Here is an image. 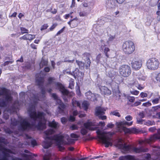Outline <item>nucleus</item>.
Wrapping results in <instances>:
<instances>
[{
    "instance_id": "nucleus-34",
    "label": "nucleus",
    "mask_w": 160,
    "mask_h": 160,
    "mask_svg": "<svg viewBox=\"0 0 160 160\" xmlns=\"http://www.w3.org/2000/svg\"><path fill=\"white\" fill-rule=\"evenodd\" d=\"M48 26L47 24L45 23L41 26L40 30L41 31H43L45 30L48 27Z\"/></svg>"
},
{
    "instance_id": "nucleus-27",
    "label": "nucleus",
    "mask_w": 160,
    "mask_h": 160,
    "mask_svg": "<svg viewBox=\"0 0 160 160\" xmlns=\"http://www.w3.org/2000/svg\"><path fill=\"white\" fill-rule=\"evenodd\" d=\"M88 103L86 101H84L82 103V107L85 110H87L88 108Z\"/></svg>"
},
{
    "instance_id": "nucleus-36",
    "label": "nucleus",
    "mask_w": 160,
    "mask_h": 160,
    "mask_svg": "<svg viewBox=\"0 0 160 160\" xmlns=\"http://www.w3.org/2000/svg\"><path fill=\"white\" fill-rule=\"evenodd\" d=\"M13 62V60L9 61H7L5 62L4 63H3L2 64V65L5 66H6L8 65L9 64H11Z\"/></svg>"
},
{
    "instance_id": "nucleus-59",
    "label": "nucleus",
    "mask_w": 160,
    "mask_h": 160,
    "mask_svg": "<svg viewBox=\"0 0 160 160\" xmlns=\"http://www.w3.org/2000/svg\"><path fill=\"white\" fill-rule=\"evenodd\" d=\"M139 115L141 118H143L145 116V114L142 112L139 113Z\"/></svg>"
},
{
    "instance_id": "nucleus-3",
    "label": "nucleus",
    "mask_w": 160,
    "mask_h": 160,
    "mask_svg": "<svg viewBox=\"0 0 160 160\" xmlns=\"http://www.w3.org/2000/svg\"><path fill=\"white\" fill-rule=\"evenodd\" d=\"M115 146L120 149L122 152L123 153H128L131 152V151L137 153L145 152L141 148H138L126 145L121 139H119L118 140L117 142L115 144Z\"/></svg>"
},
{
    "instance_id": "nucleus-53",
    "label": "nucleus",
    "mask_w": 160,
    "mask_h": 160,
    "mask_svg": "<svg viewBox=\"0 0 160 160\" xmlns=\"http://www.w3.org/2000/svg\"><path fill=\"white\" fill-rule=\"evenodd\" d=\"M75 0H72V4L70 6V8H73L75 7Z\"/></svg>"
},
{
    "instance_id": "nucleus-17",
    "label": "nucleus",
    "mask_w": 160,
    "mask_h": 160,
    "mask_svg": "<svg viewBox=\"0 0 160 160\" xmlns=\"http://www.w3.org/2000/svg\"><path fill=\"white\" fill-rule=\"evenodd\" d=\"M73 74L75 78H81L83 76V74L82 72H79L77 69H76L73 72Z\"/></svg>"
},
{
    "instance_id": "nucleus-15",
    "label": "nucleus",
    "mask_w": 160,
    "mask_h": 160,
    "mask_svg": "<svg viewBox=\"0 0 160 160\" xmlns=\"http://www.w3.org/2000/svg\"><path fill=\"white\" fill-rule=\"evenodd\" d=\"M106 111L105 108L100 106L97 107L95 109V114L98 116L102 115L104 114Z\"/></svg>"
},
{
    "instance_id": "nucleus-31",
    "label": "nucleus",
    "mask_w": 160,
    "mask_h": 160,
    "mask_svg": "<svg viewBox=\"0 0 160 160\" xmlns=\"http://www.w3.org/2000/svg\"><path fill=\"white\" fill-rule=\"evenodd\" d=\"M79 15L80 17H86L88 15V13L86 11H82L79 12Z\"/></svg>"
},
{
    "instance_id": "nucleus-2",
    "label": "nucleus",
    "mask_w": 160,
    "mask_h": 160,
    "mask_svg": "<svg viewBox=\"0 0 160 160\" xmlns=\"http://www.w3.org/2000/svg\"><path fill=\"white\" fill-rule=\"evenodd\" d=\"M54 132V131L52 129L47 130L44 132V137L45 141L42 143V146L44 148H48L50 147L53 140L58 145L67 144L70 142L69 137L67 135L64 136L56 135L52 137V135Z\"/></svg>"
},
{
    "instance_id": "nucleus-56",
    "label": "nucleus",
    "mask_w": 160,
    "mask_h": 160,
    "mask_svg": "<svg viewBox=\"0 0 160 160\" xmlns=\"http://www.w3.org/2000/svg\"><path fill=\"white\" fill-rule=\"evenodd\" d=\"M156 130V128L155 127H151L149 128V131L150 132H153Z\"/></svg>"
},
{
    "instance_id": "nucleus-49",
    "label": "nucleus",
    "mask_w": 160,
    "mask_h": 160,
    "mask_svg": "<svg viewBox=\"0 0 160 160\" xmlns=\"http://www.w3.org/2000/svg\"><path fill=\"white\" fill-rule=\"evenodd\" d=\"M116 95V96L117 97H118V99H120V97H121V94L119 90H118Z\"/></svg>"
},
{
    "instance_id": "nucleus-6",
    "label": "nucleus",
    "mask_w": 160,
    "mask_h": 160,
    "mask_svg": "<svg viewBox=\"0 0 160 160\" xmlns=\"http://www.w3.org/2000/svg\"><path fill=\"white\" fill-rule=\"evenodd\" d=\"M135 49V46L134 43L130 41L125 42L122 45V50L123 52L127 54L132 53Z\"/></svg>"
},
{
    "instance_id": "nucleus-16",
    "label": "nucleus",
    "mask_w": 160,
    "mask_h": 160,
    "mask_svg": "<svg viewBox=\"0 0 160 160\" xmlns=\"http://www.w3.org/2000/svg\"><path fill=\"white\" fill-rule=\"evenodd\" d=\"M85 94L88 99L93 101H95L96 100V98L98 96V95H96L90 92H86Z\"/></svg>"
},
{
    "instance_id": "nucleus-47",
    "label": "nucleus",
    "mask_w": 160,
    "mask_h": 160,
    "mask_svg": "<svg viewBox=\"0 0 160 160\" xmlns=\"http://www.w3.org/2000/svg\"><path fill=\"white\" fill-rule=\"evenodd\" d=\"M21 32L22 33H25L28 32V31L27 29L23 28H21Z\"/></svg>"
},
{
    "instance_id": "nucleus-39",
    "label": "nucleus",
    "mask_w": 160,
    "mask_h": 160,
    "mask_svg": "<svg viewBox=\"0 0 160 160\" xmlns=\"http://www.w3.org/2000/svg\"><path fill=\"white\" fill-rule=\"evenodd\" d=\"M76 62L79 67H81V68L83 67L84 64L82 62L77 60Z\"/></svg>"
},
{
    "instance_id": "nucleus-57",
    "label": "nucleus",
    "mask_w": 160,
    "mask_h": 160,
    "mask_svg": "<svg viewBox=\"0 0 160 160\" xmlns=\"http://www.w3.org/2000/svg\"><path fill=\"white\" fill-rule=\"evenodd\" d=\"M99 118L101 119L102 120H105L107 118V117L106 116H102L100 115V116H98Z\"/></svg>"
},
{
    "instance_id": "nucleus-43",
    "label": "nucleus",
    "mask_w": 160,
    "mask_h": 160,
    "mask_svg": "<svg viewBox=\"0 0 160 160\" xmlns=\"http://www.w3.org/2000/svg\"><path fill=\"white\" fill-rule=\"evenodd\" d=\"M151 105L152 104L151 103H150L149 102H147L143 103L142 104V105L145 107H148L151 106Z\"/></svg>"
},
{
    "instance_id": "nucleus-63",
    "label": "nucleus",
    "mask_w": 160,
    "mask_h": 160,
    "mask_svg": "<svg viewBox=\"0 0 160 160\" xmlns=\"http://www.w3.org/2000/svg\"><path fill=\"white\" fill-rule=\"evenodd\" d=\"M109 49L108 48H105L104 49V52L105 53L106 55L107 56V52L109 51Z\"/></svg>"
},
{
    "instance_id": "nucleus-18",
    "label": "nucleus",
    "mask_w": 160,
    "mask_h": 160,
    "mask_svg": "<svg viewBox=\"0 0 160 160\" xmlns=\"http://www.w3.org/2000/svg\"><path fill=\"white\" fill-rule=\"evenodd\" d=\"M100 89L101 92L104 94L109 95L111 93V91L106 87L102 86Z\"/></svg>"
},
{
    "instance_id": "nucleus-7",
    "label": "nucleus",
    "mask_w": 160,
    "mask_h": 160,
    "mask_svg": "<svg viewBox=\"0 0 160 160\" xmlns=\"http://www.w3.org/2000/svg\"><path fill=\"white\" fill-rule=\"evenodd\" d=\"M160 62L158 60L155 58H151L148 59L147 62V68L150 70H155L159 68Z\"/></svg>"
},
{
    "instance_id": "nucleus-45",
    "label": "nucleus",
    "mask_w": 160,
    "mask_h": 160,
    "mask_svg": "<svg viewBox=\"0 0 160 160\" xmlns=\"http://www.w3.org/2000/svg\"><path fill=\"white\" fill-rule=\"evenodd\" d=\"M130 92L132 94L137 95L138 94L139 92L137 90L131 91Z\"/></svg>"
},
{
    "instance_id": "nucleus-64",
    "label": "nucleus",
    "mask_w": 160,
    "mask_h": 160,
    "mask_svg": "<svg viewBox=\"0 0 160 160\" xmlns=\"http://www.w3.org/2000/svg\"><path fill=\"white\" fill-rule=\"evenodd\" d=\"M117 2L119 4L122 3L125 1V0H116Z\"/></svg>"
},
{
    "instance_id": "nucleus-28",
    "label": "nucleus",
    "mask_w": 160,
    "mask_h": 160,
    "mask_svg": "<svg viewBox=\"0 0 160 160\" xmlns=\"http://www.w3.org/2000/svg\"><path fill=\"white\" fill-rule=\"evenodd\" d=\"M144 124L147 126L152 125L155 124V122L153 121L148 120L145 121Z\"/></svg>"
},
{
    "instance_id": "nucleus-22",
    "label": "nucleus",
    "mask_w": 160,
    "mask_h": 160,
    "mask_svg": "<svg viewBox=\"0 0 160 160\" xmlns=\"http://www.w3.org/2000/svg\"><path fill=\"white\" fill-rule=\"evenodd\" d=\"M57 85L60 89V91L63 94L68 95V91L64 88L62 85L60 83H57Z\"/></svg>"
},
{
    "instance_id": "nucleus-37",
    "label": "nucleus",
    "mask_w": 160,
    "mask_h": 160,
    "mask_svg": "<svg viewBox=\"0 0 160 160\" xmlns=\"http://www.w3.org/2000/svg\"><path fill=\"white\" fill-rule=\"evenodd\" d=\"M115 35H110L109 36V38L108 39V41H112L115 39Z\"/></svg>"
},
{
    "instance_id": "nucleus-20",
    "label": "nucleus",
    "mask_w": 160,
    "mask_h": 160,
    "mask_svg": "<svg viewBox=\"0 0 160 160\" xmlns=\"http://www.w3.org/2000/svg\"><path fill=\"white\" fill-rule=\"evenodd\" d=\"M119 159V160H136L134 156L130 155L120 157Z\"/></svg>"
},
{
    "instance_id": "nucleus-12",
    "label": "nucleus",
    "mask_w": 160,
    "mask_h": 160,
    "mask_svg": "<svg viewBox=\"0 0 160 160\" xmlns=\"http://www.w3.org/2000/svg\"><path fill=\"white\" fill-rule=\"evenodd\" d=\"M52 97L55 99L56 100L57 103L59 105L58 108L59 109V112L60 113H62L65 108L66 105L61 102V100L58 97L56 94H53Z\"/></svg>"
},
{
    "instance_id": "nucleus-52",
    "label": "nucleus",
    "mask_w": 160,
    "mask_h": 160,
    "mask_svg": "<svg viewBox=\"0 0 160 160\" xmlns=\"http://www.w3.org/2000/svg\"><path fill=\"white\" fill-rule=\"evenodd\" d=\"M67 120V119L65 118H61V121L63 124H64L66 122Z\"/></svg>"
},
{
    "instance_id": "nucleus-9",
    "label": "nucleus",
    "mask_w": 160,
    "mask_h": 160,
    "mask_svg": "<svg viewBox=\"0 0 160 160\" xmlns=\"http://www.w3.org/2000/svg\"><path fill=\"white\" fill-rule=\"evenodd\" d=\"M4 95L2 96L0 94V106L4 107L6 105L8 102L12 100L9 92L7 90H5Z\"/></svg>"
},
{
    "instance_id": "nucleus-41",
    "label": "nucleus",
    "mask_w": 160,
    "mask_h": 160,
    "mask_svg": "<svg viewBox=\"0 0 160 160\" xmlns=\"http://www.w3.org/2000/svg\"><path fill=\"white\" fill-rule=\"evenodd\" d=\"M83 6L85 8L89 7L90 6V2H84L82 3Z\"/></svg>"
},
{
    "instance_id": "nucleus-33",
    "label": "nucleus",
    "mask_w": 160,
    "mask_h": 160,
    "mask_svg": "<svg viewBox=\"0 0 160 160\" xmlns=\"http://www.w3.org/2000/svg\"><path fill=\"white\" fill-rule=\"evenodd\" d=\"M70 128L71 130H76L78 129V127L77 125L73 124L70 127Z\"/></svg>"
},
{
    "instance_id": "nucleus-55",
    "label": "nucleus",
    "mask_w": 160,
    "mask_h": 160,
    "mask_svg": "<svg viewBox=\"0 0 160 160\" xmlns=\"http://www.w3.org/2000/svg\"><path fill=\"white\" fill-rule=\"evenodd\" d=\"M114 124L112 123H109L108 124L107 126V127L109 128H112L114 127Z\"/></svg>"
},
{
    "instance_id": "nucleus-44",
    "label": "nucleus",
    "mask_w": 160,
    "mask_h": 160,
    "mask_svg": "<svg viewBox=\"0 0 160 160\" xmlns=\"http://www.w3.org/2000/svg\"><path fill=\"white\" fill-rule=\"evenodd\" d=\"M65 28V27H64L62 28L61 30H60L59 31H58L56 34V35L58 36L61 33L63 32L64 30V29Z\"/></svg>"
},
{
    "instance_id": "nucleus-50",
    "label": "nucleus",
    "mask_w": 160,
    "mask_h": 160,
    "mask_svg": "<svg viewBox=\"0 0 160 160\" xmlns=\"http://www.w3.org/2000/svg\"><path fill=\"white\" fill-rule=\"evenodd\" d=\"M125 119L128 121H130L132 119V118L130 116L128 115L125 117Z\"/></svg>"
},
{
    "instance_id": "nucleus-1",
    "label": "nucleus",
    "mask_w": 160,
    "mask_h": 160,
    "mask_svg": "<svg viewBox=\"0 0 160 160\" xmlns=\"http://www.w3.org/2000/svg\"><path fill=\"white\" fill-rule=\"evenodd\" d=\"M28 111L31 119L33 121L31 124L27 119H21L20 122L15 121V122H13L12 119V124L13 125L19 124L20 128L22 130L31 128L32 125L37 126L39 129H42L46 128L45 124L46 121L44 118L43 113L41 112L37 113L34 106L30 108Z\"/></svg>"
},
{
    "instance_id": "nucleus-24",
    "label": "nucleus",
    "mask_w": 160,
    "mask_h": 160,
    "mask_svg": "<svg viewBox=\"0 0 160 160\" xmlns=\"http://www.w3.org/2000/svg\"><path fill=\"white\" fill-rule=\"evenodd\" d=\"M137 82L136 81H133L132 82H130L129 84L135 85L137 88L140 90H141L143 88V87L140 86V85L138 84Z\"/></svg>"
},
{
    "instance_id": "nucleus-23",
    "label": "nucleus",
    "mask_w": 160,
    "mask_h": 160,
    "mask_svg": "<svg viewBox=\"0 0 160 160\" xmlns=\"http://www.w3.org/2000/svg\"><path fill=\"white\" fill-rule=\"evenodd\" d=\"M49 125L55 129L57 128L59 126L58 123L53 120L49 123Z\"/></svg>"
},
{
    "instance_id": "nucleus-26",
    "label": "nucleus",
    "mask_w": 160,
    "mask_h": 160,
    "mask_svg": "<svg viewBox=\"0 0 160 160\" xmlns=\"http://www.w3.org/2000/svg\"><path fill=\"white\" fill-rule=\"evenodd\" d=\"M137 78L140 80L145 81L146 78V77L142 75L141 73H138L136 75Z\"/></svg>"
},
{
    "instance_id": "nucleus-10",
    "label": "nucleus",
    "mask_w": 160,
    "mask_h": 160,
    "mask_svg": "<svg viewBox=\"0 0 160 160\" xmlns=\"http://www.w3.org/2000/svg\"><path fill=\"white\" fill-rule=\"evenodd\" d=\"M84 125L85 128H82L81 130V133L83 135H85L87 133V129L93 131L95 130L97 128L95 123L90 122L89 121H88L87 122L84 123Z\"/></svg>"
},
{
    "instance_id": "nucleus-5",
    "label": "nucleus",
    "mask_w": 160,
    "mask_h": 160,
    "mask_svg": "<svg viewBox=\"0 0 160 160\" xmlns=\"http://www.w3.org/2000/svg\"><path fill=\"white\" fill-rule=\"evenodd\" d=\"M4 142V139L0 138V160H15L10 155L12 153L11 150L6 148L2 143Z\"/></svg>"
},
{
    "instance_id": "nucleus-60",
    "label": "nucleus",
    "mask_w": 160,
    "mask_h": 160,
    "mask_svg": "<svg viewBox=\"0 0 160 160\" xmlns=\"http://www.w3.org/2000/svg\"><path fill=\"white\" fill-rule=\"evenodd\" d=\"M98 125L102 127H103L105 126V123L104 122H100L99 123Z\"/></svg>"
},
{
    "instance_id": "nucleus-51",
    "label": "nucleus",
    "mask_w": 160,
    "mask_h": 160,
    "mask_svg": "<svg viewBox=\"0 0 160 160\" xmlns=\"http://www.w3.org/2000/svg\"><path fill=\"white\" fill-rule=\"evenodd\" d=\"M156 79L157 81L160 82V72L157 75Z\"/></svg>"
},
{
    "instance_id": "nucleus-35",
    "label": "nucleus",
    "mask_w": 160,
    "mask_h": 160,
    "mask_svg": "<svg viewBox=\"0 0 160 160\" xmlns=\"http://www.w3.org/2000/svg\"><path fill=\"white\" fill-rule=\"evenodd\" d=\"M58 25L57 23H54L49 28L50 31H52Z\"/></svg>"
},
{
    "instance_id": "nucleus-14",
    "label": "nucleus",
    "mask_w": 160,
    "mask_h": 160,
    "mask_svg": "<svg viewBox=\"0 0 160 160\" xmlns=\"http://www.w3.org/2000/svg\"><path fill=\"white\" fill-rule=\"evenodd\" d=\"M90 56V54L88 53H85L83 55V58L86 60V65L85 67L87 69L89 67L90 65L91 61L89 59Z\"/></svg>"
},
{
    "instance_id": "nucleus-54",
    "label": "nucleus",
    "mask_w": 160,
    "mask_h": 160,
    "mask_svg": "<svg viewBox=\"0 0 160 160\" xmlns=\"http://www.w3.org/2000/svg\"><path fill=\"white\" fill-rule=\"evenodd\" d=\"M71 137L72 138H78V136L74 133H72L71 134Z\"/></svg>"
},
{
    "instance_id": "nucleus-11",
    "label": "nucleus",
    "mask_w": 160,
    "mask_h": 160,
    "mask_svg": "<svg viewBox=\"0 0 160 160\" xmlns=\"http://www.w3.org/2000/svg\"><path fill=\"white\" fill-rule=\"evenodd\" d=\"M133 123V121H131L130 122H128L126 121L123 122H120L117 123V125L118 127L119 128V130L121 132L123 131L125 133H128L131 132V129H129L124 126V125L128 126L131 125Z\"/></svg>"
},
{
    "instance_id": "nucleus-42",
    "label": "nucleus",
    "mask_w": 160,
    "mask_h": 160,
    "mask_svg": "<svg viewBox=\"0 0 160 160\" xmlns=\"http://www.w3.org/2000/svg\"><path fill=\"white\" fill-rule=\"evenodd\" d=\"M159 99V97L158 98H155L153 99V100H152V102L154 104H157L158 102Z\"/></svg>"
},
{
    "instance_id": "nucleus-40",
    "label": "nucleus",
    "mask_w": 160,
    "mask_h": 160,
    "mask_svg": "<svg viewBox=\"0 0 160 160\" xmlns=\"http://www.w3.org/2000/svg\"><path fill=\"white\" fill-rule=\"evenodd\" d=\"M145 122V121L144 120L142 119H137V122L138 124H142Z\"/></svg>"
},
{
    "instance_id": "nucleus-58",
    "label": "nucleus",
    "mask_w": 160,
    "mask_h": 160,
    "mask_svg": "<svg viewBox=\"0 0 160 160\" xmlns=\"http://www.w3.org/2000/svg\"><path fill=\"white\" fill-rule=\"evenodd\" d=\"M43 82V80L42 79L40 80V81L38 80H37V84L39 85H41L42 83Z\"/></svg>"
},
{
    "instance_id": "nucleus-8",
    "label": "nucleus",
    "mask_w": 160,
    "mask_h": 160,
    "mask_svg": "<svg viewBox=\"0 0 160 160\" xmlns=\"http://www.w3.org/2000/svg\"><path fill=\"white\" fill-rule=\"evenodd\" d=\"M118 71L120 75L124 77H128L131 72L130 67L127 65H123L120 67Z\"/></svg>"
},
{
    "instance_id": "nucleus-38",
    "label": "nucleus",
    "mask_w": 160,
    "mask_h": 160,
    "mask_svg": "<svg viewBox=\"0 0 160 160\" xmlns=\"http://www.w3.org/2000/svg\"><path fill=\"white\" fill-rule=\"evenodd\" d=\"M72 22V28H74L76 27L78 25V21H73V20Z\"/></svg>"
},
{
    "instance_id": "nucleus-46",
    "label": "nucleus",
    "mask_w": 160,
    "mask_h": 160,
    "mask_svg": "<svg viewBox=\"0 0 160 160\" xmlns=\"http://www.w3.org/2000/svg\"><path fill=\"white\" fill-rule=\"evenodd\" d=\"M74 83L73 82L71 81L70 82L69 88L71 89H73L74 88Z\"/></svg>"
},
{
    "instance_id": "nucleus-25",
    "label": "nucleus",
    "mask_w": 160,
    "mask_h": 160,
    "mask_svg": "<svg viewBox=\"0 0 160 160\" xmlns=\"http://www.w3.org/2000/svg\"><path fill=\"white\" fill-rule=\"evenodd\" d=\"M72 104L73 107L77 106L81 108L80 103L78 101H77L75 99H73L72 100Z\"/></svg>"
},
{
    "instance_id": "nucleus-62",
    "label": "nucleus",
    "mask_w": 160,
    "mask_h": 160,
    "mask_svg": "<svg viewBox=\"0 0 160 160\" xmlns=\"http://www.w3.org/2000/svg\"><path fill=\"white\" fill-rule=\"evenodd\" d=\"M135 100V98L134 97H131L129 98V101L130 102H133Z\"/></svg>"
},
{
    "instance_id": "nucleus-19",
    "label": "nucleus",
    "mask_w": 160,
    "mask_h": 160,
    "mask_svg": "<svg viewBox=\"0 0 160 160\" xmlns=\"http://www.w3.org/2000/svg\"><path fill=\"white\" fill-rule=\"evenodd\" d=\"M158 134H155L152 136H151L149 138V141L148 142H153L154 140L156 139H160V129L158 130Z\"/></svg>"
},
{
    "instance_id": "nucleus-48",
    "label": "nucleus",
    "mask_w": 160,
    "mask_h": 160,
    "mask_svg": "<svg viewBox=\"0 0 160 160\" xmlns=\"http://www.w3.org/2000/svg\"><path fill=\"white\" fill-rule=\"evenodd\" d=\"M140 95L141 96V97L142 98H143L144 97H146L148 95L146 93H144L143 92H142L140 94Z\"/></svg>"
},
{
    "instance_id": "nucleus-4",
    "label": "nucleus",
    "mask_w": 160,
    "mask_h": 160,
    "mask_svg": "<svg viewBox=\"0 0 160 160\" xmlns=\"http://www.w3.org/2000/svg\"><path fill=\"white\" fill-rule=\"evenodd\" d=\"M97 133L98 136L100 141L104 144L105 147H108L112 145V141L110 138L112 135L110 132H106L98 130Z\"/></svg>"
},
{
    "instance_id": "nucleus-61",
    "label": "nucleus",
    "mask_w": 160,
    "mask_h": 160,
    "mask_svg": "<svg viewBox=\"0 0 160 160\" xmlns=\"http://www.w3.org/2000/svg\"><path fill=\"white\" fill-rule=\"evenodd\" d=\"M75 118L74 117L70 116L69 118V120L72 122L74 121L75 120Z\"/></svg>"
},
{
    "instance_id": "nucleus-13",
    "label": "nucleus",
    "mask_w": 160,
    "mask_h": 160,
    "mask_svg": "<svg viewBox=\"0 0 160 160\" xmlns=\"http://www.w3.org/2000/svg\"><path fill=\"white\" fill-rule=\"evenodd\" d=\"M131 64L132 68L135 70H138L141 68L142 61L140 59L133 60L132 61Z\"/></svg>"
},
{
    "instance_id": "nucleus-21",
    "label": "nucleus",
    "mask_w": 160,
    "mask_h": 160,
    "mask_svg": "<svg viewBox=\"0 0 160 160\" xmlns=\"http://www.w3.org/2000/svg\"><path fill=\"white\" fill-rule=\"evenodd\" d=\"M35 37V35H31L30 34H27L24 35L22 37V38L24 40H31L34 39Z\"/></svg>"
},
{
    "instance_id": "nucleus-30",
    "label": "nucleus",
    "mask_w": 160,
    "mask_h": 160,
    "mask_svg": "<svg viewBox=\"0 0 160 160\" xmlns=\"http://www.w3.org/2000/svg\"><path fill=\"white\" fill-rule=\"evenodd\" d=\"M110 115H114L118 117L120 116L119 113L117 110L111 112L110 113Z\"/></svg>"
},
{
    "instance_id": "nucleus-32",
    "label": "nucleus",
    "mask_w": 160,
    "mask_h": 160,
    "mask_svg": "<svg viewBox=\"0 0 160 160\" xmlns=\"http://www.w3.org/2000/svg\"><path fill=\"white\" fill-rule=\"evenodd\" d=\"M131 132L134 133H139L140 131L136 128H133L131 129Z\"/></svg>"
},
{
    "instance_id": "nucleus-29",
    "label": "nucleus",
    "mask_w": 160,
    "mask_h": 160,
    "mask_svg": "<svg viewBox=\"0 0 160 160\" xmlns=\"http://www.w3.org/2000/svg\"><path fill=\"white\" fill-rule=\"evenodd\" d=\"M48 62L46 60L42 59L40 63V68H42L44 66L47 65Z\"/></svg>"
}]
</instances>
